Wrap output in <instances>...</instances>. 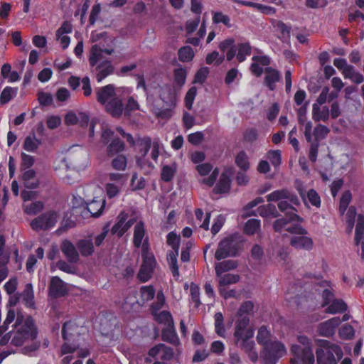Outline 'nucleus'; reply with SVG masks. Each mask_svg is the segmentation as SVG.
I'll list each match as a JSON object with an SVG mask.
<instances>
[{
  "label": "nucleus",
  "instance_id": "0e129e2a",
  "mask_svg": "<svg viewBox=\"0 0 364 364\" xmlns=\"http://www.w3.org/2000/svg\"><path fill=\"white\" fill-rule=\"evenodd\" d=\"M254 304L250 301H245L241 306L240 307L238 311H237V316L238 318H242L245 316H248V314H250L252 310H253Z\"/></svg>",
  "mask_w": 364,
  "mask_h": 364
},
{
  "label": "nucleus",
  "instance_id": "f3484780",
  "mask_svg": "<svg viewBox=\"0 0 364 364\" xmlns=\"http://www.w3.org/2000/svg\"><path fill=\"white\" fill-rule=\"evenodd\" d=\"M133 243L136 247H141V252H143V245L146 244L148 246L145 225L141 220L138 221L134 228Z\"/></svg>",
  "mask_w": 364,
  "mask_h": 364
},
{
  "label": "nucleus",
  "instance_id": "6e6552de",
  "mask_svg": "<svg viewBox=\"0 0 364 364\" xmlns=\"http://www.w3.org/2000/svg\"><path fill=\"white\" fill-rule=\"evenodd\" d=\"M287 353L284 345L277 341L267 343L260 353L263 364H275L278 360Z\"/></svg>",
  "mask_w": 364,
  "mask_h": 364
},
{
  "label": "nucleus",
  "instance_id": "c03bdc74",
  "mask_svg": "<svg viewBox=\"0 0 364 364\" xmlns=\"http://www.w3.org/2000/svg\"><path fill=\"white\" fill-rule=\"evenodd\" d=\"M41 144V141L39 139H38L35 135L28 136L26 137L24 140L23 148L26 151L36 152L38 150Z\"/></svg>",
  "mask_w": 364,
  "mask_h": 364
},
{
  "label": "nucleus",
  "instance_id": "8fccbe9b",
  "mask_svg": "<svg viewBox=\"0 0 364 364\" xmlns=\"http://www.w3.org/2000/svg\"><path fill=\"white\" fill-rule=\"evenodd\" d=\"M140 106L134 96L129 97L126 106H124V114L127 117H130L131 113L136 110H139Z\"/></svg>",
  "mask_w": 364,
  "mask_h": 364
},
{
  "label": "nucleus",
  "instance_id": "864d4df0",
  "mask_svg": "<svg viewBox=\"0 0 364 364\" xmlns=\"http://www.w3.org/2000/svg\"><path fill=\"white\" fill-rule=\"evenodd\" d=\"M176 171L175 164L165 165L161 170V179L164 181L168 182L171 181Z\"/></svg>",
  "mask_w": 364,
  "mask_h": 364
},
{
  "label": "nucleus",
  "instance_id": "4468645a",
  "mask_svg": "<svg viewBox=\"0 0 364 364\" xmlns=\"http://www.w3.org/2000/svg\"><path fill=\"white\" fill-rule=\"evenodd\" d=\"M249 323L248 316L237 318L234 331L236 343H239L242 339H251L253 337L254 329L249 326Z\"/></svg>",
  "mask_w": 364,
  "mask_h": 364
},
{
  "label": "nucleus",
  "instance_id": "69168bd1",
  "mask_svg": "<svg viewBox=\"0 0 364 364\" xmlns=\"http://www.w3.org/2000/svg\"><path fill=\"white\" fill-rule=\"evenodd\" d=\"M15 318L16 314L14 310L9 309L4 323L0 326V336L7 330L9 325L14 321Z\"/></svg>",
  "mask_w": 364,
  "mask_h": 364
},
{
  "label": "nucleus",
  "instance_id": "7c9ffc66",
  "mask_svg": "<svg viewBox=\"0 0 364 364\" xmlns=\"http://www.w3.org/2000/svg\"><path fill=\"white\" fill-rule=\"evenodd\" d=\"M299 193L306 204L310 203L311 205L319 208L321 205L320 196L314 189H310L306 194L303 190L299 189Z\"/></svg>",
  "mask_w": 364,
  "mask_h": 364
},
{
  "label": "nucleus",
  "instance_id": "a211bd4d",
  "mask_svg": "<svg viewBox=\"0 0 364 364\" xmlns=\"http://www.w3.org/2000/svg\"><path fill=\"white\" fill-rule=\"evenodd\" d=\"M97 100L104 107L117 97L115 87L113 85L109 84L104 87H100L96 91Z\"/></svg>",
  "mask_w": 364,
  "mask_h": 364
},
{
  "label": "nucleus",
  "instance_id": "13d9d810",
  "mask_svg": "<svg viewBox=\"0 0 364 364\" xmlns=\"http://www.w3.org/2000/svg\"><path fill=\"white\" fill-rule=\"evenodd\" d=\"M352 199L351 193L349 191H345L340 200L339 212L341 215H343L346 211L349 203Z\"/></svg>",
  "mask_w": 364,
  "mask_h": 364
},
{
  "label": "nucleus",
  "instance_id": "aec40b11",
  "mask_svg": "<svg viewBox=\"0 0 364 364\" xmlns=\"http://www.w3.org/2000/svg\"><path fill=\"white\" fill-rule=\"evenodd\" d=\"M114 52L113 49H102L98 45H94L90 51L89 62L92 67H95L98 63L106 60L104 55H111Z\"/></svg>",
  "mask_w": 364,
  "mask_h": 364
},
{
  "label": "nucleus",
  "instance_id": "49530a36",
  "mask_svg": "<svg viewBox=\"0 0 364 364\" xmlns=\"http://www.w3.org/2000/svg\"><path fill=\"white\" fill-rule=\"evenodd\" d=\"M25 213L34 215L40 213L44 208V204L41 201H35L26 203L23 206Z\"/></svg>",
  "mask_w": 364,
  "mask_h": 364
},
{
  "label": "nucleus",
  "instance_id": "4be33fe9",
  "mask_svg": "<svg viewBox=\"0 0 364 364\" xmlns=\"http://www.w3.org/2000/svg\"><path fill=\"white\" fill-rule=\"evenodd\" d=\"M304 234H296L291 238L290 244L296 249L311 250L313 248L314 242L311 238Z\"/></svg>",
  "mask_w": 364,
  "mask_h": 364
},
{
  "label": "nucleus",
  "instance_id": "e433bc0d",
  "mask_svg": "<svg viewBox=\"0 0 364 364\" xmlns=\"http://www.w3.org/2000/svg\"><path fill=\"white\" fill-rule=\"evenodd\" d=\"M347 309V304L342 299H335L327 306L326 312L330 314H337L345 312Z\"/></svg>",
  "mask_w": 364,
  "mask_h": 364
},
{
  "label": "nucleus",
  "instance_id": "9b49d317",
  "mask_svg": "<svg viewBox=\"0 0 364 364\" xmlns=\"http://www.w3.org/2000/svg\"><path fill=\"white\" fill-rule=\"evenodd\" d=\"M58 219V212L49 210L34 218L31 222V226L36 231L48 230L55 225Z\"/></svg>",
  "mask_w": 364,
  "mask_h": 364
},
{
  "label": "nucleus",
  "instance_id": "37998d69",
  "mask_svg": "<svg viewBox=\"0 0 364 364\" xmlns=\"http://www.w3.org/2000/svg\"><path fill=\"white\" fill-rule=\"evenodd\" d=\"M217 277L218 278L219 289H224L225 286L235 284L240 280V276L235 274H222Z\"/></svg>",
  "mask_w": 364,
  "mask_h": 364
},
{
  "label": "nucleus",
  "instance_id": "412c9836",
  "mask_svg": "<svg viewBox=\"0 0 364 364\" xmlns=\"http://www.w3.org/2000/svg\"><path fill=\"white\" fill-rule=\"evenodd\" d=\"M60 249L66 259L70 263H76L80 259L79 253L73 242L68 240L62 242Z\"/></svg>",
  "mask_w": 364,
  "mask_h": 364
},
{
  "label": "nucleus",
  "instance_id": "4d7b16f0",
  "mask_svg": "<svg viewBox=\"0 0 364 364\" xmlns=\"http://www.w3.org/2000/svg\"><path fill=\"white\" fill-rule=\"evenodd\" d=\"M127 164V157L123 154H118L112 161V166L118 171H124Z\"/></svg>",
  "mask_w": 364,
  "mask_h": 364
},
{
  "label": "nucleus",
  "instance_id": "5fc2aeb1",
  "mask_svg": "<svg viewBox=\"0 0 364 364\" xmlns=\"http://www.w3.org/2000/svg\"><path fill=\"white\" fill-rule=\"evenodd\" d=\"M260 228V220L257 219H250L245 225V232L247 235L256 233Z\"/></svg>",
  "mask_w": 364,
  "mask_h": 364
},
{
  "label": "nucleus",
  "instance_id": "c756f323",
  "mask_svg": "<svg viewBox=\"0 0 364 364\" xmlns=\"http://www.w3.org/2000/svg\"><path fill=\"white\" fill-rule=\"evenodd\" d=\"M330 111L327 106L314 104L312 107V118L315 122H326L328 119Z\"/></svg>",
  "mask_w": 364,
  "mask_h": 364
},
{
  "label": "nucleus",
  "instance_id": "bf43d9fd",
  "mask_svg": "<svg viewBox=\"0 0 364 364\" xmlns=\"http://www.w3.org/2000/svg\"><path fill=\"white\" fill-rule=\"evenodd\" d=\"M77 330L76 324L71 321H67L63 324L62 334L64 340H68L69 337L73 334Z\"/></svg>",
  "mask_w": 364,
  "mask_h": 364
},
{
  "label": "nucleus",
  "instance_id": "f257e3e1",
  "mask_svg": "<svg viewBox=\"0 0 364 364\" xmlns=\"http://www.w3.org/2000/svg\"><path fill=\"white\" fill-rule=\"evenodd\" d=\"M156 98L147 97V103L151 110L158 118L169 119L176 105V95L172 88L165 85L157 88Z\"/></svg>",
  "mask_w": 364,
  "mask_h": 364
},
{
  "label": "nucleus",
  "instance_id": "f8f14e48",
  "mask_svg": "<svg viewBox=\"0 0 364 364\" xmlns=\"http://www.w3.org/2000/svg\"><path fill=\"white\" fill-rule=\"evenodd\" d=\"M238 251V244L233 236H229L222 240L215 253V257L221 260L229 257H235Z\"/></svg>",
  "mask_w": 364,
  "mask_h": 364
},
{
  "label": "nucleus",
  "instance_id": "a19ab883",
  "mask_svg": "<svg viewBox=\"0 0 364 364\" xmlns=\"http://www.w3.org/2000/svg\"><path fill=\"white\" fill-rule=\"evenodd\" d=\"M124 144L119 139H114L107 146V153L109 156H114L124 150Z\"/></svg>",
  "mask_w": 364,
  "mask_h": 364
},
{
  "label": "nucleus",
  "instance_id": "dca6fc26",
  "mask_svg": "<svg viewBox=\"0 0 364 364\" xmlns=\"http://www.w3.org/2000/svg\"><path fill=\"white\" fill-rule=\"evenodd\" d=\"M287 218H281L277 220L274 223V229L277 232L286 230L293 234H304L306 233L305 229L297 225H291L289 217Z\"/></svg>",
  "mask_w": 364,
  "mask_h": 364
},
{
  "label": "nucleus",
  "instance_id": "4c0bfd02",
  "mask_svg": "<svg viewBox=\"0 0 364 364\" xmlns=\"http://www.w3.org/2000/svg\"><path fill=\"white\" fill-rule=\"evenodd\" d=\"M162 339L175 346L179 344V339L175 331L173 324L168 326L162 331Z\"/></svg>",
  "mask_w": 364,
  "mask_h": 364
},
{
  "label": "nucleus",
  "instance_id": "20e7f679",
  "mask_svg": "<svg viewBox=\"0 0 364 364\" xmlns=\"http://www.w3.org/2000/svg\"><path fill=\"white\" fill-rule=\"evenodd\" d=\"M267 201H279V209L286 213L289 220L301 221L302 219L296 214V210L292 206L299 204L298 198L288 190L282 189L273 191L266 196Z\"/></svg>",
  "mask_w": 364,
  "mask_h": 364
},
{
  "label": "nucleus",
  "instance_id": "c85d7f7f",
  "mask_svg": "<svg viewBox=\"0 0 364 364\" xmlns=\"http://www.w3.org/2000/svg\"><path fill=\"white\" fill-rule=\"evenodd\" d=\"M128 218V214L124 211H122L117 218V223L112 227L111 232L112 234L122 237L127 231L126 220Z\"/></svg>",
  "mask_w": 364,
  "mask_h": 364
},
{
  "label": "nucleus",
  "instance_id": "7ed1b4c3",
  "mask_svg": "<svg viewBox=\"0 0 364 364\" xmlns=\"http://www.w3.org/2000/svg\"><path fill=\"white\" fill-rule=\"evenodd\" d=\"M14 328L11 343L15 346H21L26 342L33 341L37 338V328L31 316L24 318L22 314H18Z\"/></svg>",
  "mask_w": 364,
  "mask_h": 364
},
{
  "label": "nucleus",
  "instance_id": "58836bf2",
  "mask_svg": "<svg viewBox=\"0 0 364 364\" xmlns=\"http://www.w3.org/2000/svg\"><path fill=\"white\" fill-rule=\"evenodd\" d=\"M77 247L81 255L87 257L94 252V245L92 240L82 239L78 241Z\"/></svg>",
  "mask_w": 364,
  "mask_h": 364
},
{
  "label": "nucleus",
  "instance_id": "603ef678",
  "mask_svg": "<svg viewBox=\"0 0 364 364\" xmlns=\"http://www.w3.org/2000/svg\"><path fill=\"white\" fill-rule=\"evenodd\" d=\"M17 92V88L6 87L1 94L0 102L3 104L9 102L12 98L16 96Z\"/></svg>",
  "mask_w": 364,
  "mask_h": 364
},
{
  "label": "nucleus",
  "instance_id": "6ab92c4d",
  "mask_svg": "<svg viewBox=\"0 0 364 364\" xmlns=\"http://www.w3.org/2000/svg\"><path fill=\"white\" fill-rule=\"evenodd\" d=\"M68 292L66 284L58 277H53L49 284V294L54 298L63 296Z\"/></svg>",
  "mask_w": 364,
  "mask_h": 364
},
{
  "label": "nucleus",
  "instance_id": "052dcab7",
  "mask_svg": "<svg viewBox=\"0 0 364 364\" xmlns=\"http://www.w3.org/2000/svg\"><path fill=\"white\" fill-rule=\"evenodd\" d=\"M270 333L265 326H262L258 330L257 335V341L259 344L266 346L267 343H269V341Z\"/></svg>",
  "mask_w": 364,
  "mask_h": 364
},
{
  "label": "nucleus",
  "instance_id": "2f4dec72",
  "mask_svg": "<svg viewBox=\"0 0 364 364\" xmlns=\"http://www.w3.org/2000/svg\"><path fill=\"white\" fill-rule=\"evenodd\" d=\"M264 72L266 74L264 83L269 90H273L275 87L274 84L280 79V75L277 70L270 67L266 68Z\"/></svg>",
  "mask_w": 364,
  "mask_h": 364
},
{
  "label": "nucleus",
  "instance_id": "72a5a7b5",
  "mask_svg": "<svg viewBox=\"0 0 364 364\" xmlns=\"http://www.w3.org/2000/svg\"><path fill=\"white\" fill-rule=\"evenodd\" d=\"M19 296L27 307L34 308V293L31 284H27L23 292L20 294Z\"/></svg>",
  "mask_w": 364,
  "mask_h": 364
},
{
  "label": "nucleus",
  "instance_id": "680f3d73",
  "mask_svg": "<svg viewBox=\"0 0 364 364\" xmlns=\"http://www.w3.org/2000/svg\"><path fill=\"white\" fill-rule=\"evenodd\" d=\"M193 50L190 46L183 47L178 50V58L181 61L188 62L193 59Z\"/></svg>",
  "mask_w": 364,
  "mask_h": 364
},
{
  "label": "nucleus",
  "instance_id": "39448f33",
  "mask_svg": "<svg viewBox=\"0 0 364 364\" xmlns=\"http://www.w3.org/2000/svg\"><path fill=\"white\" fill-rule=\"evenodd\" d=\"M319 348L316 350L317 364H337L343 357L340 346L327 340L318 341Z\"/></svg>",
  "mask_w": 364,
  "mask_h": 364
},
{
  "label": "nucleus",
  "instance_id": "393cba45",
  "mask_svg": "<svg viewBox=\"0 0 364 364\" xmlns=\"http://www.w3.org/2000/svg\"><path fill=\"white\" fill-rule=\"evenodd\" d=\"M355 242L361 247V257L364 258V215H358L355 230Z\"/></svg>",
  "mask_w": 364,
  "mask_h": 364
},
{
  "label": "nucleus",
  "instance_id": "b1692460",
  "mask_svg": "<svg viewBox=\"0 0 364 364\" xmlns=\"http://www.w3.org/2000/svg\"><path fill=\"white\" fill-rule=\"evenodd\" d=\"M105 109L112 117L116 118L120 117L124 113L122 100L117 96L105 106Z\"/></svg>",
  "mask_w": 364,
  "mask_h": 364
},
{
  "label": "nucleus",
  "instance_id": "cd10ccee",
  "mask_svg": "<svg viewBox=\"0 0 364 364\" xmlns=\"http://www.w3.org/2000/svg\"><path fill=\"white\" fill-rule=\"evenodd\" d=\"M96 66V78L98 82H101L105 77L113 73L114 68L110 60H104Z\"/></svg>",
  "mask_w": 364,
  "mask_h": 364
},
{
  "label": "nucleus",
  "instance_id": "6e6d98bb",
  "mask_svg": "<svg viewBox=\"0 0 364 364\" xmlns=\"http://www.w3.org/2000/svg\"><path fill=\"white\" fill-rule=\"evenodd\" d=\"M354 335H355L354 328L350 324H345L338 330L339 337L344 340L352 339L353 338Z\"/></svg>",
  "mask_w": 364,
  "mask_h": 364
},
{
  "label": "nucleus",
  "instance_id": "a878e982",
  "mask_svg": "<svg viewBox=\"0 0 364 364\" xmlns=\"http://www.w3.org/2000/svg\"><path fill=\"white\" fill-rule=\"evenodd\" d=\"M105 206L104 198L95 197L90 202L87 203V209L93 217H99L102 213Z\"/></svg>",
  "mask_w": 364,
  "mask_h": 364
},
{
  "label": "nucleus",
  "instance_id": "f704fd0d",
  "mask_svg": "<svg viewBox=\"0 0 364 364\" xmlns=\"http://www.w3.org/2000/svg\"><path fill=\"white\" fill-rule=\"evenodd\" d=\"M178 256V251H169L167 253V262L169 266V268L172 272L173 277L176 279H178L180 274L178 270V266L177 264V257Z\"/></svg>",
  "mask_w": 364,
  "mask_h": 364
},
{
  "label": "nucleus",
  "instance_id": "ddd939ff",
  "mask_svg": "<svg viewBox=\"0 0 364 364\" xmlns=\"http://www.w3.org/2000/svg\"><path fill=\"white\" fill-rule=\"evenodd\" d=\"M127 178L125 175L118 173H111L108 176V181L105 185L107 196L109 198L117 196L124 188Z\"/></svg>",
  "mask_w": 364,
  "mask_h": 364
},
{
  "label": "nucleus",
  "instance_id": "9d476101",
  "mask_svg": "<svg viewBox=\"0 0 364 364\" xmlns=\"http://www.w3.org/2000/svg\"><path fill=\"white\" fill-rule=\"evenodd\" d=\"M143 263L138 273V278L140 281L145 282L152 276L156 262L151 253L149 252L147 245H143V252H141Z\"/></svg>",
  "mask_w": 364,
  "mask_h": 364
},
{
  "label": "nucleus",
  "instance_id": "0eeeda50",
  "mask_svg": "<svg viewBox=\"0 0 364 364\" xmlns=\"http://www.w3.org/2000/svg\"><path fill=\"white\" fill-rule=\"evenodd\" d=\"M299 343L302 345L294 344L291 346V353L302 362V364H314V355L312 350L311 341L306 336H299Z\"/></svg>",
  "mask_w": 364,
  "mask_h": 364
},
{
  "label": "nucleus",
  "instance_id": "2eb2a0df",
  "mask_svg": "<svg viewBox=\"0 0 364 364\" xmlns=\"http://www.w3.org/2000/svg\"><path fill=\"white\" fill-rule=\"evenodd\" d=\"M341 323L340 317H333L320 323L317 326V332L321 336L331 337L335 334L336 328Z\"/></svg>",
  "mask_w": 364,
  "mask_h": 364
},
{
  "label": "nucleus",
  "instance_id": "f03ea898",
  "mask_svg": "<svg viewBox=\"0 0 364 364\" xmlns=\"http://www.w3.org/2000/svg\"><path fill=\"white\" fill-rule=\"evenodd\" d=\"M161 149L162 144L159 140L152 141L148 136L139 139L136 141V164L141 168L145 166L153 167V162L157 161Z\"/></svg>",
  "mask_w": 364,
  "mask_h": 364
},
{
  "label": "nucleus",
  "instance_id": "79ce46f5",
  "mask_svg": "<svg viewBox=\"0 0 364 364\" xmlns=\"http://www.w3.org/2000/svg\"><path fill=\"white\" fill-rule=\"evenodd\" d=\"M237 267V262L234 260H225L215 264V269L216 276H220L226 272L234 269Z\"/></svg>",
  "mask_w": 364,
  "mask_h": 364
},
{
  "label": "nucleus",
  "instance_id": "09e8293b",
  "mask_svg": "<svg viewBox=\"0 0 364 364\" xmlns=\"http://www.w3.org/2000/svg\"><path fill=\"white\" fill-rule=\"evenodd\" d=\"M257 213L262 217H268L271 215L276 218L278 215L276 207L272 204L259 206L257 209Z\"/></svg>",
  "mask_w": 364,
  "mask_h": 364
},
{
  "label": "nucleus",
  "instance_id": "1a4fd4ad",
  "mask_svg": "<svg viewBox=\"0 0 364 364\" xmlns=\"http://www.w3.org/2000/svg\"><path fill=\"white\" fill-rule=\"evenodd\" d=\"M287 353L284 345L277 341L267 343L260 353L263 364H275L278 360Z\"/></svg>",
  "mask_w": 364,
  "mask_h": 364
},
{
  "label": "nucleus",
  "instance_id": "5701e85b",
  "mask_svg": "<svg viewBox=\"0 0 364 364\" xmlns=\"http://www.w3.org/2000/svg\"><path fill=\"white\" fill-rule=\"evenodd\" d=\"M252 60L250 70L257 77L262 74L264 71L262 66H267L270 63L269 58L264 55H255L252 58Z\"/></svg>",
  "mask_w": 364,
  "mask_h": 364
},
{
  "label": "nucleus",
  "instance_id": "774afa93",
  "mask_svg": "<svg viewBox=\"0 0 364 364\" xmlns=\"http://www.w3.org/2000/svg\"><path fill=\"white\" fill-rule=\"evenodd\" d=\"M330 132L329 129L322 124H318L314 129V135L316 141L323 139Z\"/></svg>",
  "mask_w": 364,
  "mask_h": 364
},
{
  "label": "nucleus",
  "instance_id": "c9c22d12",
  "mask_svg": "<svg viewBox=\"0 0 364 364\" xmlns=\"http://www.w3.org/2000/svg\"><path fill=\"white\" fill-rule=\"evenodd\" d=\"M235 49V56L240 63L245 61L247 57L250 56L252 53V47L248 42L239 43Z\"/></svg>",
  "mask_w": 364,
  "mask_h": 364
},
{
  "label": "nucleus",
  "instance_id": "de8ad7c7",
  "mask_svg": "<svg viewBox=\"0 0 364 364\" xmlns=\"http://www.w3.org/2000/svg\"><path fill=\"white\" fill-rule=\"evenodd\" d=\"M215 319V333L220 337L224 338L225 336V328L224 326V318L221 312H217L214 316Z\"/></svg>",
  "mask_w": 364,
  "mask_h": 364
},
{
  "label": "nucleus",
  "instance_id": "e2e57ef3",
  "mask_svg": "<svg viewBox=\"0 0 364 364\" xmlns=\"http://www.w3.org/2000/svg\"><path fill=\"white\" fill-rule=\"evenodd\" d=\"M235 163L241 169L246 171L250 167L248 157L245 151H240L235 158Z\"/></svg>",
  "mask_w": 364,
  "mask_h": 364
},
{
  "label": "nucleus",
  "instance_id": "3c124183",
  "mask_svg": "<svg viewBox=\"0 0 364 364\" xmlns=\"http://www.w3.org/2000/svg\"><path fill=\"white\" fill-rule=\"evenodd\" d=\"M153 314L155 319L161 323H164L167 326L173 324V318L169 311H162L159 314L155 312Z\"/></svg>",
  "mask_w": 364,
  "mask_h": 364
},
{
  "label": "nucleus",
  "instance_id": "473e14b6",
  "mask_svg": "<svg viewBox=\"0 0 364 364\" xmlns=\"http://www.w3.org/2000/svg\"><path fill=\"white\" fill-rule=\"evenodd\" d=\"M235 41L232 38H228L222 41L219 44V48L223 52H226V59L230 61L233 59L236 54V49L235 48Z\"/></svg>",
  "mask_w": 364,
  "mask_h": 364
},
{
  "label": "nucleus",
  "instance_id": "bb28decb",
  "mask_svg": "<svg viewBox=\"0 0 364 364\" xmlns=\"http://www.w3.org/2000/svg\"><path fill=\"white\" fill-rule=\"evenodd\" d=\"M22 181L25 188L28 189H36L39 186V180L33 169L24 170L22 173Z\"/></svg>",
  "mask_w": 364,
  "mask_h": 364
},
{
  "label": "nucleus",
  "instance_id": "ea45409f",
  "mask_svg": "<svg viewBox=\"0 0 364 364\" xmlns=\"http://www.w3.org/2000/svg\"><path fill=\"white\" fill-rule=\"evenodd\" d=\"M357 215L356 208L354 206H350L347 210V213L345 215V223L346 225V232L348 234H350L353 232L355 217Z\"/></svg>",
  "mask_w": 364,
  "mask_h": 364
},
{
  "label": "nucleus",
  "instance_id": "a18cd8bd",
  "mask_svg": "<svg viewBox=\"0 0 364 364\" xmlns=\"http://www.w3.org/2000/svg\"><path fill=\"white\" fill-rule=\"evenodd\" d=\"M230 188V179L226 173L221 174L220 180L215 187L216 193H226Z\"/></svg>",
  "mask_w": 364,
  "mask_h": 364
},
{
  "label": "nucleus",
  "instance_id": "423d86ee",
  "mask_svg": "<svg viewBox=\"0 0 364 364\" xmlns=\"http://www.w3.org/2000/svg\"><path fill=\"white\" fill-rule=\"evenodd\" d=\"M88 152L79 146L72 147L61 160V163L68 168L77 171L84 170L89 165Z\"/></svg>",
  "mask_w": 364,
  "mask_h": 364
},
{
  "label": "nucleus",
  "instance_id": "338daca9",
  "mask_svg": "<svg viewBox=\"0 0 364 364\" xmlns=\"http://www.w3.org/2000/svg\"><path fill=\"white\" fill-rule=\"evenodd\" d=\"M141 297L144 301L152 299L155 294V290L152 286H143L140 289Z\"/></svg>",
  "mask_w": 364,
  "mask_h": 364
}]
</instances>
